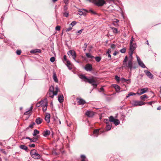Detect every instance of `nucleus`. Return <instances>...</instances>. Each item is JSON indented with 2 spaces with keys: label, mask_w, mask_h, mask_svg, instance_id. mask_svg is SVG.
Returning <instances> with one entry per match:
<instances>
[{
  "label": "nucleus",
  "mask_w": 161,
  "mask_h": 161,
  "mask_svg": "<svg viewBox=\"0 0 161 161\" xmlns=\"http://www.w3.org/2000/svg\"><path fill=\"white\" fill-rule=\"evenodd\" d=\"M133 53V52H131V53H129V57L130 58L129 59H128V57L127 56H125L123 61V67L129 68L130 70L133 69H135L137 68V66L135 65V64H133L132 62Z\"/></svg>",
  "instance_id": "obj_1"
},
{
  "label": "nucleus",
  "mask_w": 161,
  "mask_h": 161,
  "mask_svg": "<svg viewBox=\"0 0 161 161\" xmlns=\"http://www.w3.org/2000/svg\"><path fill=\"white\" fill-rule=\"evenodd\" d=\"M80 78L81 79L83 80L85 82H87L91 84L93 86L94 88H96L97 87V84L93 77L88 78L86 76L84 75H81L80 76Z\"/></svg>",
  "instance_id": "obj_2"
},
{
  "label": "nucleus",
  "mask_w": 161,
  "mask_h": 161,
  "mask_svg": "<svg viewBox=\"0 0 161 161\" xmlns=\"http://www.w3.org/2000/svg\"><path fill=\"white\" fill-rule=\"evenodd\" d=\"M30 154L31 156L35 159H39L41 158L40 155L37 153L36 152V151L35 149L31 150Z\"/></svg>",
  "instance_id": "obj_3"
},
{
  "label": "nucleus",
  "mask_w": 161,
  "mask_h": 161,
  "mask_svg": "<svg viewBox=\"0 0 161 161\" xmlns=\"http://www.w3.org/2000/svg\"><path fill=\"white\" fill-rule=\"evenodd\" d=\"M131 103L133 107H135L144 105L146 103L142 101L134 100Z\"/></svg>",
  "instance_id": "obj_4"
},
{
  "label": "nucleus",
  "mask_w": 161,
  "mask_h": 161,
  "mask_svg": "<svg viewBox=\"0 0 161 161\" xmlns=\"http://www.w3.org/2000/svg\"><path fill=\"white\" fill-rule=\"evenodd\" d=\"M58 88L57 86L55 87V90L54 92H48L47 94V96H49V97L53 98L54 97V95H56L57 94L58 92Z\"/></svg>",
  "instance_id": "obj_5"
},
{
  "label": "nucleus",
  "mask_w": 161,
  "mask_h": 161,
  "mask_svg": "<svg viewBox=\"0 0 161 161\" xmlns=\"http://www.w3.org/2000/svg\"><path fill=\"white\" fill-rule=\"evenodd\" d=\"M109 120L110 122H113L114 124L117 126L119 125L120 123L119 119H115L113 116H111L109 117Z\"/></svg>",
  "instance_id": "obj_6"
},
{
  "label": "nucleus",
  "mask_w": 161,
  "mask_h": 161,
  "mask_svg": "<svg viewBox=\"0 0 161 161\" xmlns=\"http://www.w3.org/2000/svg\"><path fill=\"white\" fill-rule=\"evenodd\" d=\"M148 91V88H144L141 89H139L136 94L139 95H141L146 92Z\"/></svg>",
  "instance_id": "obj_7"
},
{
  "label": "nucleus",
  "mask_w": 161,
  "mask_h": 161,
  "mask_svg": "<svg viewBox=\"0 0 161 161\" xmlns=\"http://www.w3.org/2000/svg\"><path fill=\"white\" fill-rule=\"evenodd\" d=\"M67 54L69 55H71L75 61H76L75 58L76 57V54L75 51L74 50H70L67 52Z\"/></svg>",
  "instance_id": "obj_8"
},
{
  "label": "nucleus",
  "mask_w": 161,
  "mask_h": 161,
  "mask_svg": "<svg viewBox=\"0 0 161 161\" xmlns=\"http://www.w3.org/2000/svg\"><path fill=\"white\" fill-rule=\"evenodd\" d=\"M106 4V2L104 0H98L95 3V5L100 7L103 6Z\"/></svg>",
  "instance_id": "obj_9"
},
{
  "label": "nucleus",
  "mask_w": 161,
  "mask_h": 161,
  "mask_svg": "<svg viewBox=\"0 0 161 161\" xmlns=\"http://www.w3.org/2000/svg\"><path fill=\"white\" fill-rule=\"evenodd\" d=\"M84 68L87 71H91L92 69V64H86Z\"/></svg>",
  "instance_id": "obj_10"
},
{
  "label": "nucleus",
  "mask_w": 161,
  "mask_h": 161,
  "mask_svg": "<svg viewBox=\"0 0 161 161\" xmlns=\"http://www.w3.org/2000/svg\"><path fill=\"white\" fill-rule=\"evenodd\" d=\"M85 114L89 117H92L95 114L93 111L88 110L86 112Z\"/></svg>",
  "instance_id": "obj_11"
},
{
  "label": "nucleus",
  "mask_w": 161,
  "mask_h": 161,
  "mask_svg": "<svg viewBox=\"0 0 161 161\" xmlns=\"http://www.w3.org/2000/svg\"><path fill=\"white\" fill-rule=\"evenodd\" d=\"M76 99L79 105H84L86 103V101L81 98L77 97Z\"/></svg>",
  "instance_id": "obj_12"
},
{
  "label": "nucleus",
  "mask_w": 161,
  "mask_h": 161,
  "mask_svg": "<svg viewBox=\"0 0 161 161\" xmlns=\"http://www.w3.org/2000/svg\"><path fill=\"white\" fill-rule=\"evenodd\" d=\"M136 48V43H130V52H133Z\"/></svg>",
  "instance_id": "obj_13"
},
{
  "label": "nucleus",
  "mask_w": 161,
  "mask_h": 161,
  "mask_svg": "<svg viewBox=\"0 0 161 161\" xmlns=\"http://www.w3.org/2000/svg\"><path fill=\"white\" fill-rule=\"evenodd\" d=\"M137 60L139 65L142 68H145L146 67L143 62L138 57H137Z\"/></svg>",
  "instance_id": "obj_14"
},
{
  "label": "nucleus",
  "mask_w": 161,
  "mask_h": 161,
  "mask_svg": "<svg viewBox=\"0 0 161 161\" xmlns=\"http://www.w3.org/2000/svg\"><path fill=\"white\" fill-rule=\"evenodd\" d=\"M146 75L150 79H153V75L148 70H145L144 71Z\"/></svg>",
  "instance_id": "obj_15"
},
{
  "label": "nucleus",
  "mask_w": 161,
  "mask_h": 161,
  "mask_svg": "<svg viewBox=\"0 0 161 161\" xmlns=\"http://www.w3.org/2000/svg\"><path fill=\"white\" fill-rule=\"evenodd\" d=\"M50 131L47 130H46L43 132L42 135L44 137H47L50 135Z\"/></svg>",
  "instance_id": "obj_16"
},
{
  "label": "nucleus",
  "mask_w": 161,
  "mask_h": 161,
  "mask_svg": "<svg viewBox=\"0 0 161 161\" xmlns=\"http://www.w3.org/2000/svg\"><path fill=\"white\" fill-rule=\"evenodd\" d=\"M113 87L115 89L116 92L119 93L120 92V87L116 84H114L113 85Z\"/></svg>",
  "instance_id": "obj_17"
},
{
  "label": "nucleus",
  "mask_w": 161,
  "mask_h": 161,
  "mask_svg": "<svg viewBox=\"0 0 161 161\" xmlns=\"http://www.w3.org/2000/svg\"><path fill=\"white\" fill-rule=\"evenodd\" d=\"M40 136L39 135H37L36 136L33 137L32 138H31L30 142H36L38 140L39 138H40Z\"/></svg>",
  "instance_id": "obj_18"
},
{
  "label": "nucleus",
  "mask_w": 161,
  "mask_h": 161,
  "mask_svg": "<svg viewBox=\"0 0 161 161\" xmlns=\"http://www.w3.org/2000/svg\"><path fill=\"white\" fill-rule=\"evenodd\" d=\"M50 115L49 114H47L46 115L45 118V120L46 121L47 123H48L50 122Z\"/></svg>",
  "instance_id": "obj_19"
},
{
  "label": "nucleus",
  "mask_w": 161,
  "mask_h": 161,
  "mask_svg": "<svg viewBox=\"0 0 161 161\" xmlns=\"http://www.w3.org/2000/svg\"><path fill=\"white\" fill-rule=\"evenodd\" d=\"M43 119L40 117L37 118L36 119L35 122L36 124L39 125L42 122Z\"/></svg>",
  "instance_id": "obj_20"
},
{
  "label": "nucleus",
  "mask_w": 161,
  "mask_h": 161,
  "mask_svg": "<svg viewBox=\"0 0 161 161\" xmlns=\"http://www.w3.org/2000/svg\"><path fill=\"white\" fill-rule=\"evenodd\" d=\"M58 100L60 103H62L64 100V97L63 95L62 94L58 95Z\"/></svg>",
  "instance_id": "obj_21"
},
{
  "label": "nucleus",
  "mask_w": 161,
  "mask_h": 161,
  "mask_svg": "<svg viewBox=\"0 0 161 161\" xmlns=\"http://www.w3.org/2000/svg\"><path fill=\"white\" fill-rule=\"evenodd\" d=\"M120 81L122 83L126 82L127 83V84H129L130 83V79L127 80L123 78H121Z\"/></svg>",
  "instance_id": "obj_22"
},
{
  "label": "nucleus",
  "mask_w": 161,
  "mask_h": 161,
  "mask_svg": "<svg viewBox=\"0 0 161 161\" xmlns=\"http://www.w3.org/2000/svg\"><path fill=\"white\" fill-rule=\"evenodd\" d=\"M20 149L25 150L27 152H28V147L27 146L24 145H21L19 146Z\"/></svg>",
  "instance_id": "obj_23"
},
{
  "label": "nucleus",
  "mask_w": 161,
  "mask_h": 161,
  "mask_svg": "<svg viewBox=\"0 0 161 161\" xmlns=\"http://www.w3.org/2000/svg\"><path fill=\"white\" fill-rule=\"evenodd\" d=\"M33 108L32 106H31L30 108L29 109L26 111L24 114V115H28L30 114L31 112L32 111Z\"/></svg>",
  "instance_id": "obj_24"
},
{
  "label": "nucleus",
  "mask_w": 161,
  "mask_h": 161,
  "mask_svg": "<svg viewBox=\"0 0 161 161\" xmlns=\"http://www.w3.org/2000/svg\"><path fill=\"white\" fill-rule=\"evenodd\" d=\"M99 129H96L95 130L93 131V134L94 135V136L97 137L99 133Z\"/></svg>",
  "instance_id": "obj_25"
},
{
  "label": "nucleus",
  "mask_w": 161,
  "mask_h": 161,
  "mask_svg": "<svg viewBox=\"0 0 161 161\" xmlns=\"http://www.w3.org/2000/svg\"><path fill=\"white\" fill-rule=\"evenodd\" d=\"M39 133V131L36 129H35L34 130V132L32 134V135L34 136H36Z\"/></svg>",
  "instance_id": "obj_26"
},
{
  "label": "nucleus",
  "mask_w": 161,
  "mask_h": 161,
  "mask_svg": "<svg viewBox=\"0 0 161 161\" xmlns=\"http://www.w3.org/2000/svg\"><path fill=\"white\" fill-rule=\"evenodd\" d=\"M65 62L66 63V65L68 68V69L70 70L71 69V68L69 66L71 65L70 61L69 60H67L65 61Z\"/></svg>",
  "instance_id": "obj_27"
},
{
  "label": "nucleus",
  "mask_w": 161,
  "mask_h": 161,
  "mask_svg": "<svg viewBox=\"0 0 161 161\" xmlns=\"http://www.w3.org/2000/svg\"><path fill=\"white\" fill-rule=\"evenodd\" d=\"M31 52V53H39L41 52V50L39 49H36L32 50Z\"/></svg>",
  "instance_id": "obj_28"
},
{
  "label": "nucleus",
  "mask_w": 161,
  "mask_h": 161,
  "mask_svg": "<svg viewBox=\"0 0 161 161\" xmlns=\"http://www.w3.org/2000/svg\"><path fill=\"white\" fill-rule=\"evenodd\" d=\"M42 106V110L44 112H45L47 109V103H45L44 105Z\"/></svg>",
  "instance_id": "obj_29"
},
{
  "label": "nucleus",
  "mask_w": 161,
  "mask_h": 161,
  "mask_svg": "<svg viewBox=\"0 0 161 161\" xmlns=\"http://www.w3.org/2000/svg\"><path fill=\"white\" fill-rule=\"evenodd\" d=\"M111 29L113 30V32L115 34H117L118 33V30L117 28H116L115 27H112Z\"/></svg>",
  "instance_id": "obj_30"
},
{
  "label": "nucleus",
  "mask_w": 161,
  "mask_h": 161,
  "mask_svg": "<svg viewBox=\"0 0 161 161\" xmlns=\"http://www.w3.org/2000/svg\"><path fill=\"white\" fill-rule=\"evenodd\" d=\"M112 127V125H109L108 124L107 125L106 127V130H110Z\"/></svg>",
  "instance_id": "obj_31"
},
{
  "label": "nucleus",
  "mask_w": 161,
  "mask_h": 161,
  "mask_svg": "<svg viewBox=\"0 0 161 161\" xmlns=\"http://www.w3.org/2000/svg\"><path fill=\"white\" fill-rule=\"evenodd\" d=\"M86 56L88 58L91 59H92L94 58V56L91 55L90 53H86Z\"/></svg>",
  "instance_id": "obj_32"
},
{
  "label": "nucleus",
  "mask_w": 161,
  "mask_h": 161,
  "mask_svg": "<svg viewBox=\"0 0 161 161\" xmlns=\"http://www.w3.org/2000/svg\"><path fill=\"white\" fill-rule=\"evenodd\" d=\"M63 14V16L65 17H67L69 16V13L68 11L64 12Z\"/></svg>",
  "instance_id": "obj_33"
},
{
  "label": "nucleus",
  "mask_w": 161,
  "mask_h": 161,
  "mask_svg": "<svg viewBox=\"0 0 161 161\" xmlns=\"http://www.w3.org/2000/svg\"><path fill=\"white\" fill-rule=\"evenodd\" d=\"M136 94L135 93H134L131 92H130L128 95L126 96V98H127L131 96H135L136 95Z\"/></svg>",
  "instance_id": "obj_34"
},
{
  "label": "nucleus",
  "mask_w": 161,
  "mask_h": 161,
  "mask_svg": "<svg viewBox=\"0 0 161 161\" xmlns=\"http://www.w3.org/2000/svg\"><path fill=\"white\" fill-rule=\"evenodd\" d=\"M136 94L135 93H134L131 92H130L128 95L126 96V98H127L131 96H135L136 95Z\"/></svg>",
  "instance_id": "obj_35"
},
{
  "label": "nucleus",
  "mask_w": 161,
  "mask_h": 161,
  "mask_svg": "<svg viewBox=\"0 0 161 161\" xmlns=\"http://www.w3.org/2000/svg\"><path fill=\"white\" fill-rule=\"evenodd\" d=\"M53 79L55 82H58V80L55 73H54L53 74Z\"/></svg>",
  "instance_id": "obj_36"
},
{
  "label": "nucleus",
  "mask_w": 161,
  "mask_h": 161,
  "mask_svg": "<svg viewBox=\"0 0 161 161\" xmlns=\"http://www.w3.org/2000/svg\"><path fill=\"white\" fill-rule=\"evenodd\" d=\"M140 99L142 100H144L145 98H148V97L146 95H144L140 97Z\"/></svg>",
  "instance_id": "obj_37"
},
{
  "label": "nucleus",
  "mask_w": 161,
  "mask_h": 161,
  "mask_svg": "<svg viewBox=\"0 0 161 161\" xmlns=\"http://www.w3.org/2000/svg\"><path fill=\"white\" fill-rule=\"evenodd\" d=\"M115 79L118 83H119L121 80V78H120V77L117 75L115 76Z\"/></svg>",
  "instance_id": "obj_38"
},
{
  "label": "nucleus",
  "mask_w": 161,
  "mask_h": 161,
  "mask_svg": "<svg viewBox=\"0 0 161 161\" xmlns=\"http://www.w3.org/2000/svg\"><path fill=\"white\" fill-rule=\"evenodd\" d=\"M101 58L99 56H97L95 57V59L96 61L97 62H99L101 60Z\"/></svg>",
  "instance_id": "obj_39"
},
{
  "label": "nucleus",
  "mask_w": 161,
  "mask_h": 161,
  "mask_svg": "<svg viewBox=\"0 0 161 161\" xmlns=\"http://www.w3.org/2000/svg\"><path fill=\"white\" fill-rule=\"evenodd\" d=\"M43 103V101H42L38 103H37L36 105V106L37 107H40L42 104V103Z\"/></svg>",
  "instance_id": "obj_40"
},
{
  "label": "nucleus",
  "mask_w": 161,
  "mask_h": 161,
  "mask_svg": "<svg viewBox=\"0 0 161 161\" xmlns=\"http://www.w3.org/2000/svg\"><path fill=\"white\" fill-rule=\"evenodd\" d=\"M54 90V88L53 86H51L49 88V92H55Z\"/></svg>",
  "instance_id": "obj_41"
},
{
  "label": "nucleus",
  "mask_w": 161,
  "mask_h": 161,
  "mask_svg": "<svg viewBox=\"0 0 161 161\" xmlns=\"http://www.w3.org/2000/svg\"><path fill=\"white\" fill-rule=\"evenodd\" d=\"M35 124V123L34 122H32L29 125V126L27 128V129H28V128H32L34 126V125Z\"/></svg>",
  "instance_id": "obj_42"
},
{
  "label": "nucleus",
  "mask_w": 161,
  "mask_h": 161,
  "mask_svg": "<svg viewBox=\"0 0 161 161\" xmlns=\"http://www.w3.org/2000/svg\"><path fill=\"white\" fill-rule=\"evenodd\" d=\"M62 60L64 63H65V61L67 60V56L66 55H64V56L63 59Z\"/></svg>",
  "instance_id": "obj_43"
},
{
  "label": "nucleus",
  "mask_w": 161,
  "mask_h": 161,
  "mask_svg": "<svg viewBox=\"0 0 161 161\" xmlns=\"http://www.w3.org/2000/svg\"><path fill=\"white\" fill-rule=\"evenodd\" d=\"M77 23V22L75 21H72L71 24H70V25H71L72 27L75 25Z\"/></svg>",
  "instance_id": "obj_44"
},
{
  "label": "nucleus",
  "mask_w": 161,
  "mask_h": 161,
  "mask_svg": "<svg viewBox=\"0 0 161 161\" xmlns=\"http://www.w3.org/2000/svg\"><path fill=\"white\" fill-rule=\"evenodd\" d=\"M126 49L124 47L120 50V52L122 53H125V52Z\"/></svg>",
  "instance_id": "obj_45"
},
{
  "label": "nucleus",
  "mask_w": 161,
  "mask_h": 161,
  "mask_svg": "<svg viewBox=\"0 0 161 161\" xmlns=\"http://www.w3.org/2000/svg\"><path fill=\"white\" fill-rule=\"evenodd\" d=\"M67 9H68L67 5L65 4V5L64 6V12L67 11Z\"/></svg>",
  "instance_id": "obj_46"
},
{
  "label": "nucleus",
  "mask_w": 161,
  "mask_h": 161,
  "mask_svg": "<svg viewBox=\"0 0 161 161\" xmlns=\"http://www.w3.org/2000/svg\"><path fill=\"white\" fill-rule=\"evenodd\" d=\"M86 0L88 1H89L90 2H92L93 3H94V4H95V3L97 1V0Z\"/></svg>",
  "instance_id": "obj_47"
},
{
  "label": "nucleus",
  "mask_w": 161,
  "mask_h": 161,
  "mask_svg": "<svg viewBox=\"0 0 161 161\" xmlns=\"http://www.w3.org/2000/svg\"><path fill=\"white\" fill-rule=\"evenodd\" d=\"M83 31V29H81L80 30L78 31L77 32V33H76V34L77 35H79L80 34L82 33Z\"/></svg>",
  "instance_id": "obj_48"
},
{
  "label": "nucleus",
  "mask_w": 161,
  "mask_h": 161,
  "mask_svg": "<svg viewBox=\"0 0 161 161\" xmlns=\"http://www.w3.org/2000/svg\"><path fill=\"white\" fill-rule=\"evenodd\" d=\"M56 123L57 124H59V125H60L61 124V121L60 120L57 119L56 120Z\"/></svg>",
  "instance_id": "obj_49"
},
{
  "label": "nucleus",
  "mask_w": 161,
  "mask_h": 161,
  "mask_svg": "<svg viewBox=\"0 0 161 161\" xmlns=\"http://www.w3.org/2000/svg\"><path fill=\"white\" fill-rule=\"evenodd\" d=\"M72 29V28L71 27H69L68 28H66L65 29V31L66 32L70 31Z\"/></svg>",
  "instance_id": "obj_50"
},
{
  "label": "nucleus",
  "mask_w": 161,
  "mask_h": 161,
  "mask_svg": "<svg viewBox=\"0 0 161 161\" xmlns=\"http://www.w3.org/2000/svg\"><path fill=\"white\" fill-rule=\"evenodd\" d=\"M60 30V27L59 25H57L56 27L55 30L58 31H59Z\"/></svg>",
  "instance_id": "obj_51"
},
{
  "label": "nucleus",
  "mask_w": 161,
  "mask_h": 161,
  "mask_svg": "<svg viewBox=\"0 0 161 161\" xmlns=\"http://www.w3.org/2000/svg\"><path fill=\"white\" fill-rule=\"evenodd\" d=\"M50 61L52 63L54 62L55 60V58L54 57H52L50 58Z\"/></svg>",
  "instance_id": "obj_52"
},
{
  "label": "nucleus",
  "mask_w": 161,
  "mask_h": 161,
  "mask_svg": "<svg viewBox=\"0 0 161 161\" xmlns=\"http://www.w3.org/2000/svg\"><path fill=\"white\" fill-rule=\"evenodd\" d=\"M89 11L92 14H94L96 15V14H97V13L95 12L94 11L92 10V9H90L89 10Z\"/></svg>",
  "instance_id": "obj_53"
},
{
  "label": "nucleus",
  "mask_w": 161,
  "mask_h": 161,
  "mask_svg": "<svg viewBox=\"0 0 161 161\" xmlns=\"http://www.w3.org/2000/svg\"><path fill=\"white\" fill-rule=\"evenodd\" d=\"M16 53L18 55H20L21 53V51L20 50H17L16 51Z\"/></svg>",
  "instance_id": "obj_54"
},
{
  "label": "nucleus",
  "mask_w": 161,
  "mask_h": 161,
  "mask_svg": "<svg viewBox=\"0 0 161 161\" xmlns=\"http://www.w3.org/2000/svg\"><path fill=\"white\" fill-rule=\"evenodd\" d=\"M81 159H86V157L85 155H81L80 156Z\"/></svg>",
  "instance_id": "obj_55"
},
{
  "label": "nucleus",
  "mask_w": 161,
  "mask_h": 161,
  "mask_svg": "<svg viewBox=\"0 0 161 161\" xmlns=\"http://www.w3.org/2000/svg\"><path fill=\"white\" fill-rule=\"evenodd\" d=\"M134 41V38H133V36H132L131 40H130V43H133V42Z\"/></svg>",
  "instance_id": "obj_56"
},
{
  "label": "nucleus",
  "mask_w": 161,
  "mask_h": 161,
  "mask_svg": "<svg viewBox=\"0 0 161 161\" xmlns=\"http://www.w3.org/2000/svg\"><path fill=\"white\" fill-rule=\"evenodd\" d=\"M29 146L31 147H35V145L34 144H30L29 145Z\"/></svg>",
  "instance_id": "obj_57"
},
{
  "label": "nucleus",
  "mask_w": 161,
  "mask_h": 161,
  "mask_svg": "<svg viewBox=\"0 0 161 161\" xmlns=\"http://www.w3.org/2000/svg\"><path fill=\"white\" fill-rule=\"evenodd\" d=\"M78 12H79V14L80 15H83V13L82 11L79 10L78 11Z\"/></svg>",
  "instance_id": "obj_58"
},
{
  "label": "nucleus",
  "mask_w": 161,
  "mask_h": 161,
  "mask_svg": "<svg viewBox=\"0 0 161 161\" xmlns=\"http://www.w3.org/2000/svg\"><path fill=\"white\" fill-rule=\"evenodd\" d=\"M111 48L114 49L115 48V46L114 44H112L111 45Z\"/></svg>",
  "instance_id": "obj_59"
},
{
  "label": "nucleus",
  "mask_w": 161,
  "mask_h": 161,
  "mask_svg": "<svg viewBox=\"0 0 161 161\" xmlns=\"http://www.w3.org/2000/svg\"><path fill=\"white\" fill-rule=\"evenodd\" d=\"M104 121L105 123H106V124L108 123L109 121H110L108 119H105Z\"/></svg>",
  "instance_id": "obj_60"
},
{
  "label": "nucleus",
  "mask_w": 161,
  "mask_h": 161,
  "mask_svg": "<svg viewBox=\"0 0 161 161\" xmlns=\"http://www.w3.org/2000/svg\"><path fill=\"white\" fill-rule=\"evenodd\" d=\"M68 0H64V3H65V4L67 5L68 4Z\"/></svg>",
  "instance_id": "obj_61"
},
{
  "label": "nucleus",
  "mask_w": 161,
  "mask_h": 161,
  "mask_svg": "<svg viewBox=\"0 0 161 161\" xmlns=\"http://www.w3.org/2000/svg\"><path fill=\"white\" fill-rule=\"evenodd\" d=\"M111 53V49H108L107 50V54L110 53Z\"/></svg>",
  "instance_id": "obj_62"
},
{
  "label": "nucleus",
  "mask_w": 161,
  "mask_h": 161,
  "mask_svg": "<svg viewBox=\"0 0 161 161\" xmlns=\"http://www.w3.org/2000/svg\"><path fill=\"white\" fill-rule=\"evenodd\" d=\"M118 53L119 52H117L116 51H115V52L113 53L114 55V56L116 55L117 54V53Z\"/></svg>",
  "instance_id": "obj_63"
},
{
  "label": "nucleus",
  "mask_w": 161,
  "mask_h": 161,
  "mask_svg": "<svg viewBox=\"0 0 161 161\" xmlns=\"http://www.w3.org/2000/svg\"><path fill=\"white\" fill-rule=\"evenodd\" d=\"M87 46V44L86 43H85L84 44V47L86 48Z\"/></svg>",
  "instance_id": "obj_64"
}]
</instances>
